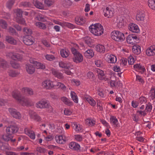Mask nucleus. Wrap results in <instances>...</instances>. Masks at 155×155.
I'll use <instances>...</instances> for the list:
<instances>
[{"instance_id":"1","label":"nucleus","mask_w":155,"mask_h":155,"mask_svg":"<svg viewBox=\"0 0 155 155\" xmlns=\"http://www.w3.org/2000/svg\"><path fill=\"white\" fill-rule=\"evenodd\" d=\"M12 96L13 98L17 100L18 101L22 103L23 105L27 106H34L35 103L30 99L21 97V93L18 90H15L12 93Z\"/></svg>"},{"instance_id":"2","label":"nucleus","mask_w":155,"mask_h":155,"mask_svg":"<svg viewBox=\"0 0 155 155\" xmlns=\"http://www.w3.org/2000/svg\"><path fill=\"white\" fill-rule=\"evenodd\" d=\"M89 31L95 36H98L101 35L104 32V28L100 23L92 24L89 27Z\"/></svg>"},{"instance_id":"3","label":"nucleus","mask_w":155,"mask_h":155,"mask_svg":"<svg viewBox=\"0 0 155 155\" xmlns=\"http://www.w3.org/2000/svg\"><path fill=\"white\" fill-rule=\"evenodd\" d=\"M136 19L137 21H139L142 26L146 25L147 21L145 18V12L143 11L139 10L137 11Z\"/></svg>"},{"instance_id":"4","label":"nucleus","mask_w":155,"mask_h":155,"mask_svg":"<svg viewBox=\"0 0 155 155\" xmlns=\"http://www.w3.org/2000/svg\"><path fill=\"white\" fill-rule=\"evenodd\" d=\"M111 38L117 41H123L125 39L124 34L118 31L114 30L111 34Z\"/></svg>"},{"instance_id":"5","label":"nucleus","mask_w":155,"mask_h":155,"mask_svg":"<svg viewBox=\"0 0 155 155\" xmlns=\"http://www.w3.org/2000/svg\"><path fill=\"white\" fill-rule=\"evenodd\" d=\"M71 50L74 56L73 59V61L77 63L82 62L83 60V55L74 48H71Z\"/></svg>"},{"instance_id":"6","label":"nucleus","mask_w":155,"mask_h":155,"mask_svg":"<svg viewBox=\"0 0 155 155\" xmlns=\"http://www.w3.org/2000/svg\"><path fill=\"white\" fill-rule=\"evenodd\" d=\"M41 86L43 88L46 89H50L53 88L54 85L53 82L50 80H46L43 81L41 83Z\"/></svg>"},{"instance_id":"7","label":"nucleus","mask_w":155,"mask_h":155,"mask_svg":"<svg viewBox=\"0 0 155 155\" xmlns=\"http://www.w3.org/2000/svg\"><path fill=\"white\" fill-rule=\"evenodd\" d=\"M114 12L113 9L110 6L106 7L103 10L104 16L108 18L112 17L113 16Z\"/></svg>"},{"instance_id":"8","label":"nucleus","mask_w":155,"mask_h":155,"mask_svg":"<svg viewBox=\"0 0 155 155\" xmlns=\"http://www.w3.org/2000/svg\"><path fill=\"white\" fill-rule=\"evenodd\" d=\"M31 63L33 64L37 69H44L45 66L43 64L36 61V60L33 58H31L29 60Z\"/></svg>"},{"instance_id":"9","label":"nucleus","mask_w":155,"mask_h":155,"mask_svg":"<svg viewBox=\"0 0 155 155\" xmlns=\"http://www.w3.org/2000/svg\"><path fill=\"white\" fill-rule=\"evenodd\" d=\"M8 110L9 113L13 117L17 119H20L21 118V115L18 111L12 107H10Z\"/></svg>"},{"instance_id":"10","label":"nucleus","mask_w":155,"mask_h":155,"mask_svg":"<svg viewBox=\"0 0 155 155\" xmlns=\"http://www.w3.org/2000/svg\"><path fill=\"white\" fill-rule=\"evenodd\" d=\"M24 43L26 45H32L34 41L33 40L32 37L31 35H26L23 38Z\"/></svg>"},{"instance_id":"11","label":"nucleus","mask_w":155,"mask_h":155,"mask_svg":"<svg viewBox=\"0 0 155 155\" xmlns=\"http://www.w3.org/2000/svg\"><path fill=\"white\" fill-rule=\"evenodd\" d=\"M18 129L17 126L16 125H11L7 127L6 132L8 134L12 135L17 132L18 130Z\"/></svg>"},{"instance_id":"12","label":"nucleus","mask_w":155,"mask_h":155,"mask_svg":"<svg viewBox=\"0 0 155 155\" xmlns=\"http://www.w3.org/2000/svg\"><path fill=\"white\" fill-rule=\"evenodd\" d=\"M128 28L129 30L133 32L138 33L140 32V29L138 26L133 23H130Z\"/></svg>"},{"instance_id":"13","label":"nucleus","mask_w":155,"mask_h":155,"mask_svg":"<svg viewBox=\"0 0 155 155\" xmlns=\"http://www.w3.org/2000/svg\"><path fill=\"white\" fill-rule=\"evenodd\" d=\"M105 57L106 60L109 63H114L117 61V58L115 56L113 55L106 54L105 55Z\"/></svg>"},{"instance_id":"14","label":"nucleus","mask_w":155,"mask_h":155,"mask_svg":"<svg viewBox=\"0 0 155 155\" xmlns=\"http://www.w3.org/2000/svg\"><path fill=\"white\" fill-rule=\"evenodd\" d=\"M137 39V37L134 35H128L126 38V40L128 43L131 45L134 44Z\"/></svg>"},{"instance_id":"15","label":"nucleus","mask_w":155,"mask_h":155,"mask_svg":"<svg viewBox=\"0 0 155 155\" xmlns=\"http://www.w3.org/2000/svg\"><path fill=\"white\" fill-rule=\"evenodd\" d=\"M146 54L149 56H151L155 55V45L151 46L148 48L146 51Z\"/></svg>"},{"instance_id":"16","label":"nucleus","mask_w":155,"mask_h":155,"mask_svg":"<svg viewBox=\"0 0 155 155\" xmlns=\"http://www.w3.org/2000/svg\"><path fill=\"white\" fill-rule=\"evenodd\" d=\"M36 105L38 107H46L50 106L51 105L48 101L44 99L38 102L36 104Z\"/></svg>"},{"instance_id":"17","label":"nucleus","mask_w":155,"mask_h":155,"mask_svg":"<svg viewBox=\"0 0 155 155\" xmlns=\"http://www.w3.org/2000/svg\"><path fill=\"white\" fill-rule=\"evenodd\" d=\"M59 65L60 67L67 69H71L72 65L69 62L61 61L59 62Z\"/></svg>"},{"instance_id":"18","label":"nucleus","mask_w":155,"mask_h":155,"mask_svg":"<svg viewBox=\"0 0 155 155\" xmlns=\"http://www.w3.org/2000/svg\"><path fill=\"white\" fill-rule=\"evenodd\" d=\"M21 91L23 94L28 95L31 96L34 94V91L33 89L29 87H23L21 89Z\"/></svg>"},{"instance_id":"19","label":"nucleus","mask_w":155,"mask_h":155,"mask_svg":"<svg viewBox=\"0 0 155 155\" xmlns=\"http://www.w3.org/2000/svg\"><path fill=\"white\" fill-rule=\"evenodd\" d=\"M8 56L11 58L13 60H20L22 59L21 56L18 54H14L12 52H9L7 55Z\"/></svg>"},{"instance_id":"20","label":"nucleus","mask_w":155,"mask_h":155,"mask_svg":"<svg viewBox=\"0 0 155 155\" xmlns=\"http://www.w3.org/2000/svg\"><path fill=\"white\" fill-rule=\"evenodd\" d=\"M25 133L31 139L34 140L35 138V135L34 132L26 127L24 129Z\"/></svg>"},{"instance_id":"21","label":"nucleus","mask_w":155,"mask_h":155,"mask_svg":"<svg viewBox=\"0 0 155 155\" xmlns=\"http://www.w3.org/2000/svg\"><path fill=\"white\" fill-rule=\"evenodd\" d=\"M134 67L136 70L138 71L141 74L143 73L146 71L144 66L140 64H137L134 65Z\"/></svg>"},{"instance_id":"22","label":"nucleus","mask_w":155,"mask_h":155,"mask_svg":"<svg viewBox=\"0 0 155 155\" xmlns=\"http://www.w3.org/2000/svg\"><path fill=\"white\" fill-rule=\"evenodd\" d=\"M29 113L30 117L32 119L37 121H39L41 120V118L34 111L30 110Z\"/></svg>"},{"instance_id":"23","label":"nucleus","mask_w":155,"mask_h":155,"mask_svg":"<svg viewBox=\"0 0 155 155\" xmlns=\"http://www.w3.org/2000/svg\"><path fill=\"white\" fill-rule=\"evenodd\" d=\"M55 139L57 143L60 144L64 143L66 141L65 137L63 135H57L55 137Z\"/></svg>"},{"instance_id":"24","label":"nucleus","mask_w":155,"mask_h":155,"mask_svg":"<svg viewBox=\"0 0 155 155\" xmlns=\"http://www.w3.org/2000/svg\"><path fill=\"white\" fill-rule=\"evenodd\" d=\"M51 71L52 74L58 78L61 79L63 78L64 76L62 74L59 72L58 71L55 70L54 69H52Z\"/></svg>"},{"instance_id":"25","label":"nucleus","mask_w":155,"mask_h":155,"mask_svg":"<svg viewBox=\"0 0 155 155\" xmlns=\"http://www.w3.org/2000/svg\"><path fill=\"white\" fill-rule=\"evenodd\" d=\"M132 50L135 54H139L141 52V47L139 45H134L132 47Z\"/></svg>"},{"instance_id":"26","label":"nucleus","mask_w":155,"mask_h":155,"mask_svg":"<svg viewBox=\"0 0 155 155\" xmlns=\"http://www.w3.org/2000/svg\"><path fill=\"white\" fill-rule=\"evenodd\" d=\"M26 69L27 72L30 74H33L35 71V67L32 65L29 64H26Z\"/></svg>"},{"instance_id":"27","label":"nucleus","mask_w":155,"mask_h":155,"mask_svg":"<svg viewBox=\"0 0 155 155\" xmlns=\"http://www.w3.org/2000/svg\"><path fill=\"white\" fill-rule=\"evenodd\" d=\"M69 147L70 148L75 150H78L80 147V145L75 142L70 143L69 145Z\"/></svg>"},{"instance_id":"28","label":"nucleus","mask_w":155,"mask_h":155,"mask_svg":"<svg viewBox=\"0 0 155 155\" xmlns=\"http://www.w3.org/2000/svg\"><path fill=\"white\" fill-rule=\"evenodd\" d=\"M72 126L75 131L78 132H81L82 131V127L81 125L76 123H73Z\"/></svg>"},{"instance_id":"29","label":"nucleus","mask_w":155,"mask_h":155,"mask_svg":"<svg viewBox=\"0 0 155 155\" xmlns=\"http://www.w3.org/2000/svg\"><path fill=\"white\" fill-rule=\"evenodd\" d=\"M84 55L86 58H91L94 56V54L92 50L88 49L85 51Z\"/></svg>"},{"instance_id":"30","label":"nucleus","mask_w":155,"mask_h":155,"mask_svg":"<svg viewBox=\"0 0 155 155\" xmlns=\"http://www.w3.org/2000/svg\"><path fill=\"white\" fill-rule=\"evenodd\" d=\"M61 100L65 104L68 106L73 105V102L66 97H62Z\"/></svg>"},{"instance_id":"31","label":"nucleus","mask_w":155,"mask_h":155,"mask_svg":"<svg viewBox=\"0 0 155 155\" xmlns=\"http://www.w3.org/2000/svg\"><path fill=\"white\" fill-rule=\"evenodd\" d=\"M8 66L9 65L7 62L3 59L0 58V68H2L4 69H6Z\"/></svg>"},{"instance_id":"32","label":"nucleus","mask_w":155,"mask_h":155,"mask_svg":"<svg viewBox=\"0 0 155 155\" xmlns=\"http://www.w3.org/2000/svg\"><path fill=\"white\" fill-rule=\"evenodd\" d=\"M5 40L11 44L16 45L17 44L16 40L11 36H6L5 38Z\"/></svg>"},{"instance_id":"33","label":"nucleus","mask_w":155,"mask_h":155,"mask_svg":"<svg viewBox=\"0 0 155 155\" xmlns=\"http://www.w3.org/2000/svg\"><path fill=\"white\" fill-rule=\"evenodd\" d=\"M33 2L34 5L37 8L43 9L44 8L43 4L37 0H33Z\"/></svg>"},{"instance_id":"34","label":"nucleus","mask_w":155,"mask_h":155,"mask_svg":"<svg viewBox=\"0 0 155 155\" xmlns=\"http://www.w3.org/2000/svg\"><path fill=\"white\" fill-rule=\"evenodd\" d=\"M60 54L62 57L66 58L69 56L70 52L67 49H62L60 51Z\"/></svg>"},{"instance_id":"35","label":"nucleus","mask_w":155,"mask_h":155,"mask_svg":"<svg viewBox=\"0 0 155 155\" xmlns=\"http://www.w3.org/2000/svg\"><path fill=\"white\" fill-rule=\"evenodd\" d=\"M110 123L116 127L118 124V120L116 117L114 116H111L110 118Z\"/></svg>"},{"instance_id":"36","label":"nucleus","mask_w":155,"mask_h":155,"mask_svg":"<svg viewBox=\"0 0 155 155\" xmlns=\"http://www.w3.org/2000/svg\"><path fill=\"white\" fill-rule=\"evenodd\" d=\"M76 23L78 25H82L84 22V20L82 17H77L75 18Z\"/></svg>"},{"instance_id":"37","label":"nucleus","mask_w":155,"mask_h":155,"mask_svg":"<svg viewBox=\"0 0 155 155\" xmlns=\"http://www.w3.org/2000/svg\"><path fill=\"white\" fill-rule=\"evenodd\" d=\"M85 98L91 105L93 106H95L96 102L91 97L89 96L86 97H85Z\"/></svg>"},{"instance_id":"38","label":"nucleus","mask_w":155,"mask_h":155,"mask_svg":"<svg viewBox=\"0 0 155 155\" xmlns=\"http://www.w3.org/2000/svg\"><path fill=\"white\" fill-rule=\"evenodd\" d=\"M96 71L100 79L103 80L104 78V74L103 71L99 68H97L96 69Z\"/></svg>"},{"instance_id":"39","label":"nucleus","mask_w":155,"mask_h":155,"mask_svg":"<svg viewBox=\"0 0 155 155\" xmlns=\"http://www.w3.org/2000/svg\"><path fill=\"white\" fill-rule=\"evenodd\" d=\"M71 96L72 100L76 103L78 102V98L76 94L74 92L71 91Z\"/></svg>"},{"instance_id":"40","label":"nucleus","mask_w":155,"mask_h":155,"mask_svg":"<svg viewBox=\"0 0 155 155\" xmlns=\"http://www.w3.org/2000/svg\"><path fill=\"white\" fill-rule=\"evenodd\" d=\"M85 124L90 126H93L95 123V121L91 118H88L85 121Z\"/></svg>"},{"instance_id":"41","label":"nucleus","mask_w":155,"mask_h":155,"mask_svg":"<svg viewBox=\"0 0 155 155\" xmlns=\"http://www.w3.org/2000/svg\"><path fill=\"white\" fill-rule=\"evenodd\" d=\"M96 50L97 52L104 53L105 51V48L104 46L101 45H98L96 46Z\"/></svg>"},{"instance_id":"42","label":"nucleus","mask_w":155,"mask_h":155,"mask_svg":"<svg viewBox=\"0 0 155 155\" xmlns=\"http://www.w3.org/2000/svg\"><path fill=\"white\" fill-rule=\"evenodd\" d=\"M54 2L55 0H44V3L46 6L49 7L53 5Z\"/></svg>"},{"instance_id":"43","label":"nucleus","mask_w":155,"mask_h":155,"mask_svg":"<svg viewBox=\"0 0 155 155\" xmlns=\"http://www.w3.org/2000/svg\"><path fill=\"white\" fill-rule=\"evenodd\" d=\"M14 12L16 13L17 17L16 18H21L22 17L23 11L20 9H17L14 11Z\"/></svg>"},{"instance_id":"44","label":"nucleus","mask_w":155,"mask_h":155,"mask_svg":"<svg viewBox=\"0 0 155 155\" xmlns=\"http://www.w3.org/2000/svg\"><path fill=\"white\" fill-rule=\"evenodd\" d=\"M148 5L150 8L155 10V0H148Z\"/></svg>"},{"instance_id":"45","label":"nucleus","mask_w":155,"mask_h":155,"mask_svg":"<svg viewBox=\"0 0 155 155\" xmlns=\"http://www.w3.org/2000/svg\"><path fill=\"white\" fill-rule=\"evenodd\" d=\"M36 25L40 28L43 29H45L46 28V26L44 23L40 22H37L36 23Z\"/></svg>"},{"instance_id":"46","label":"nucleus","mask_w":155,"mask_h":155,"mask_svg":"<svg viewBox=\"0 0 155 155\" xmlns=\"http://www.w3.org/2000/svg\"><path fill=\"white\" fill-rule=\"evenodd\" d=\"M35 18L38 20L44 22L46 21L45 17L41 14L38 15L35 17Z\"/></svg>"},{"instance_id":"47","label":"nucleus","mask_w":155,"mask_h":155,"mask_svg":"<svg viewBox=\"0 0 155 155\" xmlns=\"http://www.w3.org/2000/svg\"><path fill=\"white\" fill-rule=\"evenodd\" d=\"M11 64L12 67L15 68H17L19 67L20 65L18 64L17 61L13 60V61H11L10 62Z\"/></svg>"},{"instance_id":"48","label":"nucleus","mask_w":155,"mask_h":155,"mask_svg":"<svg viewBox=\"0 0 155 155\" xmlns=\"http://www.w3.org/2000/svg\"><path fill=\"white\" fill-rule=\"evenodd\" d=\"M62 4L64 6L68 7L71 5L72 3L70 0H63Z\"/></svg>"},{"instance_id":"49","label":"nucleus","mask_w":155,"mask_h":155,"mask_svg":"<svg viewBox=\"0 0 155 155\" xmlns=\"http://www.w3.org/2000/svg\"><path fill=\"white\" fill-rule=\"evenodd\" d=\"M60 89L63 91L66 90V87L61 82H58L56 85Z\"/></svg>"},{"instance_id":"50","label":"nucleus","mask_w":155,"mask_h":155,"mask_svg":"<svg viewBox=\"0 0 155 155\" xmlns=\"http://www.w3.org/2000/svg\"><path fill=\"white\" fill-rule=\"evenodd\" d=\"M116 22L118 27H120V25H122L123 24L124 21L123 18L121 17H118L117 19Z\"/></svg>"},{"instance_id":"51","label":"nucleus","mask_w":155,"mask_h":155,"mask_svg":"<svg viewBox=\"0 0 155 155\" xmlns=\"http://www.w3.org/2000/svg\"><path fill=\"white\" fill-rule=\"evenodd\" d=\"M45 57L46 60L50 61L54 60L55 58L54 56L51 54H46L45 55Z\"/></svg>"},{"instance_id":"52","label":"nucleus","mask_w":155,"mask_h":155,"mask_svg":"<svg viewBox=\"0 0 155 155\" xmlns=\"http://www.w3.org/2000/svg\"><path fill=\"white\" fill-rule=\"evenodd\" d=\"M12 137V135L7 133L6 134L2 136V138L5 141H9Z\"/></svg>"},{"instance_id":"53","label":"nucleus","mask_w":155,"mask_h":155,"mask_svg":"<svg viewBox=\"0 0 155 155\" xmlns=\"http://www.w3.org/2000/svg\"><path fill=\"white\" fill-rule=\"evenodd\" d=\"M9 75L12 77H14L17 76L18 74V73L15 71L10 70L9 72Z\"/></svg>"},{"instance_id":"54","label":"nucleus","mask_w":155,"mask_h":155,"mask_svg":"<svg viewBox=\"0 0 155 155\" xmlns=\"http://www.w3.org/2000/svg\"><path fill=\"white\" fill-rule=\"evenodd\" d=\"M0 25L2 28L6 29L7 28V24L5 21L1 19L0 20Z\"/></svg>"},{"instance_id":"55","label":"nucleus","mask_w":155,"mask_h":155,"mask_svg":"<svg viewBox=\"0 0 155 155\" xmlns=\"http://www.w3.org/2000/svg\"><path fill=\"white\" fill-rule=\"evenodd\" d=\"M149 95L152 100L155 98V89H152L150 91Z\"/></svg>"},{"instance_id":"56","label":"nucleus","mask_w":155,"mask_h":155,"mask_svg":"<svg viewBox=\"0 0 155 155\" xmlns=\"http://www.w3.org/2000/svg\"><path fill=\"white\" fill-rule=\"evenodd\" d=\"M128 63L130 65L133 64L135 61V60L131 55H130L128 59Z\"/></svg>"},{"instance_id":"57","label":"nucleus","mask_w":155,"mask_h":155,"mask_svg":"<svg viewBox=\"0 0 155 155\" xmlns=\"http://www.w3.org/2000/svg\"><path fill=\"white\" fill-rule=\"evenodd\" d=\"M15 0H9L7 2V6L10 9L12 6L15 2Z\"/></svg>"},{"instance_id":"58","label":"nucleus","mask_w":155,"mask_h":155,"mask_svg":"<svg viewBox=\"0 0 155 155\" xmlns=\"http://www.w3.org/2000/svg\"><path fill=\"white\" fill-rule=\"evenodd\" d=\"M16 21L19 23L23 25L25 24V20L21 18H16Z\"/></svg>"},{"instance_id":"59","label":"nucleus","mask_w":155,"mask_h":155,"mask_svg":"<svg viewBox=\"0 0 155 155\" xmlns=\"http://www.w3.org/2000/svg\"><path fill=\"white\" fill-rule=\"evenodd\" d=\"M98 94L102 97H104L106 96L104 91L102 89H100L98 92Z\"/></svg>"},{"instance_id":"60","label":"nucleus","mask_w":155,"mask_h":155,"mask_svg":"<svg viewBox=\"0 0 155 155\" xmlns=\"http://www.w3.org/2000/svg\"><path fill=\"white\" fill-rule=\"evenodd\" d=\"M23 31L26 33V34H31L32 33L31 30L27 27L24 28L23 29Z\"/></svg>"},{"instance_id":"61","label":"nucleus","mask_w":155,"mask_h":155,"mask_svg":"<svg viewBox=\"0 0 155 155\" xmlns=\"http://www.w3.org/2000/svg\"><path fill=\"white\" fill-rule=\"evenodd\" d=\"M36 150L38 152L40 153H44L46 151V149L41 147L37 148Z\"/></svg>"},{"instance_id":"62","label":"nucleus","mask_w":155,"mask_h":155,"mask_svg":"<svg viewBox=\"0 0 155 155\" xmlns=\"http://www.w3.org/2000/svg\"><path fill=\"white\" fill-rule=\"evenodd\" d=\"M139 102L140 104H145L146 102V99L145 97H141L139 98Z\"/></svg>"},{"instance_id":"63","label":"nucleus","mask_w":155,"mask_h":155,"mask_svg":"<svg viewBox=\"0 0 155 155\" xmlns=\"http://www.w3.org/2000/svg\"><path fill=\"white\" fill-rule=\"evenodd\" d=\"M121 62L120 63V65L121 66L123 67L126 65L127 64V59H123L121 60Z\"/></svg>"},{"instance_id":"64","label":"nucleus","mask_w":155,"mask_h":155,"mask_svg":"<svg viewBox=\"0 0 155 155\" xmlns=\"http://www.w3.org/2000/svg\"><path fill=\"white\" fill-rule=\"evenodd\" d=\"M95 64L97 67H100L103 65L102 62L100 60H96L95 61Z\"/></svg>"}]
</instances>
